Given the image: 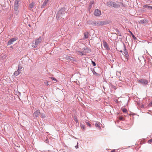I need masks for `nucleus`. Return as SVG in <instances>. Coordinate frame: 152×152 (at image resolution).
I'll return each instance as SVG.
<instances>
[{
	"mask_svg": "<svg viewBox=\"0 0 152 152\" xmlns=\"http://www.w3.org/2000/svg\"><path fill=\"white\" fill-rule=\"evenodd\" d=\"M66 12L65 11L64 8H61L59 10L56 14V18L57 20H60L61 18L64 19L66 17Z\"/></svg>",
	"mask_w": 152,
	"mask_h": 152,
	"instance_id": "obj_1",
	"label": "nucleus"
},
{
	"mask_svg": "<svg viewBox=\"0 0 152 152\" xmlns=\"http://www.w3.org/2000/svg\"><path fill=\"white\" fill-rule=\"evenodd\" d=\"M42 39L41 37H39L37 39H35V44L34 43V45H32V47L34 48H35L41 42Z\"/></svg>",
	"mask_w": 152,
	"mask_h": 152,
	"instance_id": "obj_2",
	"label": "nucleus"
},
{
	"mask_svg": "<svg viewBox=\"0 0 152 152\" xmlns=\"http://www.w3.org/2000/svg\"><path fill=\"white\" fill-rule=\"evenodd\" d=\"M109 23L107 21H97L96 22V26H102L106 25Z\"/></svg>",
	"mask_w": 152,
	"mask_h": 152,
	"instance_id": "obj_3",
	"label": "nucleus"
},
{
	"mask_svg": "<svg viewBox=\"0 0 152 152\" xmlns=\"http://www.w3.org/2000/svg\"><path fill=\"white\" fill-rule=\"evenodd\" d=\"M124 55L125 56V57H126V61H128V58L129 57V55L128 53V52H127V51L126 48V46L124 44Z\"/></svg>",
	"mask_w": 152,
	"mask_h": 152,
	"instance_id": "obj_4",
	"label": "nucleus"
},
{
	"mask_svg": "<svg viewBox=\"0 0 152 152\" xmlns=\"http://www.w3.org/2000/svg\"><path fill=\"white\" fill-rule=\"evenodd\" d=\"M65 59L68 61H76V59L72 57L66 56L65 57Z\"/></svg>",
	"mask_w": 152,
	"mask_h": 152,
	"instance_id": "obj_5",
	"label": "nucleus"
},
{
	"mask_svg": "<svg viewBox=\"0 0 152 152\" xmlns=\"http://www.w3.org/2000/svg\"><path fill=\"white\" fill-rule=\"evenodd\" d=\"M18 39L17 37L13 38L10 39L7 42V45H10L12 44L13 42Z\"/></svg>",
	"mask_w": 152,
	"mask_h": 152,
	"instance_id": "obj_6",
	"label": "nucleus"
},
{
	"mask_svg": "<svg viewBox=\"0 0 152 152\" xmlns=\"http://www.w3.org/2000/svg\"><path fill=\"white\" fill-rule=\"evenodd\" d=\"M94 13L95 16H98L101 15V12L98 9H96L94 11Z\"/></svg>",
	"mask_w": 152,
	"mask_h": 152,
	"instance_id": "obj_7",
	"label": "nucleus"
},
{
	"mask_svg": "<svg viewBox=\"0 0 152 152\" xmlns=\"http://www.w3.org/2000/svg\"><path fill=\"white\" fill-rule=\"evenodd\" d=\"M140 83L143 85H145L148 83V81L147 80L143 79H142L139 80Z\"/></svg>",
	"mask_w": 152,
	"mask_h": 152,
	"instance_id": "obj_8",
	"label": "nucleus"
},
{
	"mask_svg": "<svg viewBox=\"0 0 152 152\" xmlns=\"http://www.w3.org/2000/svg\"><path fill=\"white\" fill-rule=\"evenodd\" d=\"M120 2H117V3L113 2V7L115 8H118L120 6Z\"/></svg>",
	"mask_w": 152,
	"mask_h": 152,
	"instance_id": "obj_9",
	"label": "nucleus"
},
{
	"mask_svg": "<svg viewBox=\"0 0 152 152\" xmlns=\"http://www.w3.org/2000/svg\"><path fill=\"white\" fill-rule=\"evenodd\" d=\"M94 124L95 125V126L99 129L101 128L100 123L98 121H95L94 123Z\"/></svg>",
	"mask_w": 152,
	"mask_h": 152,
	"instance_id": "obj_10",
	"label": "nucleus"
},
{
	"mask_svg": "<svg viewBox=\"0 0 152 152\" xmlns=\"http://www.w3.org/2000/svg\"><path fill=\"white\" fill-rule=\"evenodd\" d=\"M103 45L104 48L107 50H110V48L108 46L107 43L105 41H104L103 42Z\"/></svg>",
	"mask_w": 152,
	"mask_h": 152,
	"instance_id": "obj_11",
	"label": "nucleus"
},
{
	"mask_svg": "<svg viewBox=\"0 0 152 152\" xmlns=\"http://www.w3.org/2000/svg\"><path fill=\"white\" fill-rule=\"evenodd\" d=\"M87 23L89 24H91L94 26H96V22L95 21L89 20L87 21Z\"/></svg>",
	"mask_w": 152,
	"mask_h": 152,
	"instance_id": "obj_12",
	"label": "nucleus"
},
{
	"mask_svg": "<svg viewBox=\"0 0 152 152\" xmlns=\"http://www.w3.org/2000/svg\"><path fill=\"white\" fill-rule=\"evenodd\" d=\"M84 51V52L86 54V53H89L91 52V51L90 49L88 48L87 47H86L85 48H83L82 49Z\"/></svg>",
	"mask_w": 152,
	"mask_h": 152,
	"instance_id": "obj_13",
	"label": "nucleus"
},
{
	"mask_svg": "<svg viewBox=\"0 0 152 152\" xmlns=\"http://www.w3.org/2000/svg\"><path fill=\"white\" fill-rule=\"evenodd\" d=\"M18 7H14V9L15 13L16 15H18Z\"/></svg>",
	"mask_w": 152,
	"mask_h": 152,
	"instance_id": "obj_14",
	"label": "nucleus"
},
{
	"mask_svg": "<svg viewBox=\"0 0 152 152\" xmlns=\"http://www.w3.org/2000/svg\"><path fill=\"white\" fill-rule=\"evenodd\" d=\"M113 2L112 1H109L107 3V5L110 7H113Z\"/></svg>",
	"mask_w": 152,
	"mask_h": 152,
	"instance_id": "obj_15",
	"label": "nucleus"
},
{
	"mask_svg": "<svg viewBox=\"0 0 152 152\" xmlns=\"http://www.w3.org/2000/svg\"><path fill=\"white\" fill-rule=\"evenodd\" d=\"M77 54L80 56H84L86 55V54L84 52V51L81 52L80 51H77Z\"/></svg>",
	"mask_w": 152,
	"mask_h": 152,
	"instance_id": "obj_16",
	"label": "nucleus"
},
{
	"mask_svg": "<svg viewBox=\"0 0 152 152\" xmlns=\"http://www.w3.org/2000/svg\"><path fill=\"white\" fill-rule=\"evenodd\" d=\"M143 7L144 8H148L149 9L152 10V6H150V4L145 5L143 6Z\"/></svg>",
	"mask_w": 152,
	"mask_h": 152,
	"instance_id": "obj_17",
	"label": "nucleus"
},
{
	"mask_svg": "<svg viewBox=\"0 0 152 152\" xmlns=\"http://www.w3.org/2000/svg\"><path fill=\"white\" fill-rule=\"evenodd\" d=\"M20 0H15L14 7H19V2Z\"/></svg>",
	"mask_w": 152,
	"mask_h": 152,
	"instance_id": "obj_18",
	"label": "nucleus"
},
{
	"mask_svg": "<svg viewBox=\"0 0 152 152\" xmlns=\"http://www.w3.org/2000/svg\"><path fill=\"white\" fill-rule=\"evenodd\" d=\"M39 113H40V112H39V110H37L34 112V115L35 117H37L39 116Z\"/></svg>",
	"mask_w": 152,
	"mask_h": 152,
	"instance_id": "obj_19",
	"label": "nucleus"
},
{
	"mask_svg": "<svg viewBox=\"0 0 152 152\" xmlns=\"http://www.w3.org/2000/svg\"><path fill=\"white\" fill-rule=\"evenodd\" d=\"M48 0H45L44 2H43L42 5L41 6L42 8H43L45 7V6L48 3Z\"/></svg>",
	"mask_w": 152,
	"mask_h": 152,
	"instance_id": "obj_20",
	"label": "nucleus"
},
{
	"mask_svg": "<svg viewBox=\"0 0 152 152\" xmlns=\"http://www.w3.org/2000/svg\"><path fill=\"white\" fill-rule=\"evenodd\" d=\"M20 73V72L18 70L17 71L15 72L14 73V74L15 76H17L19 75Z\"/></svg>",
	"mask_w": 152,
	"mask_h": 152,
	"instance_id": "obj_21",
	"label": "nucleus"
},
{
	"mask_svg": "<svg viewBox=\"0 0 152 152\" xmlns=\"http://www.w3.org/2000/svg\"><path fill=\"white\" fill-rule=\"evenodd\" d=\"M88 32H86L84 33V39L88 38Z\"/></svg>",
	"mask_w": 152,
	"mask_h": 152,
	"instance_id": "obj_22",
	"label": "nucleus"
},
{
	"mask_svg": "<svg viewBox=\"0 0 152 152\" xmlns=\"http://www.w3.org/2000/svg\"><path fill=\"white\" fill-rule=\"evenodd\" d=\"M129 32L131 34L132 37L135 40H136L137 39V38L133 34V33L131 31H129Z\"/></svg>",
	"mask_w": 152,
	"mask_h": 152,
	"instance_id": "obj_23",
	"label": "nucleus"
},
{
	"mask_svg": "<svg viewBox=\"0 0 152 152\" xmlns=\"http://www.w3.org/2000/svg\"><path fill=\"white\" fill-rule=\"evenodd\" d=\"M34 5V3L32 2L29 5V7L30 8L32 9L33 8Z\"/></svg>",
	"mask_w": 152,
	"mask_h": 152,
	"instance_id": "obj_24",
	"label": "nucleus"
},
{
	"mask_svg": "<svg viewBox=\"0 0 152 152\" xmlns=\"http://www.w3.org/2000/svg\"><path fill=\"white\" fill-rule=\"evenodd\" d=\"M40 115L41 117L42 118H45L46 116L45 114L42 113H40Z\"/></svg>",
	"mask_w": 152,
	"mask_h": 152,
	"instance_id": "obj_25",
	"label": "nucleus"
},
{
	"mask_svg": "<svg viewBox=\"0 0 152 152\" xmlns=\"http://www.w3.org/2000/svg\"><path fill=\"white\" fill-rule=\"evenodd\" d=\"M116 75L117 76H118V77L119 78V79H120V75H121V72H116Z\"/></svg>",
	"mask_w": 152,
	"mask_h": 152,
	"instance_id": "obj_26",
	"label": "nucleus"
},
{
	"mask_svg": "<svg viewBox=\"0 0 152 152\" xmlns=\"http://www.w3.org/2000/svg\"><path fill=\"white\" fill-rule=\"evenodd\" d=\"M92 71L94 74L97 76L99 74L96 72L94 69H92Z\"/></svg>",
	"mask_w": 152,
	"mask_h": 152,
	"instance_id": "obj_27",
	"label": "nucleus"
},
{
	"mask_svg": "<svg viewBox=\"0 0 152 152\" xmlns=\"http://www.w3.org/2000/svg\"><path fill=\"white\" fill-rule=\"evenodd\" d=\"M86 124L90 127H91V124L88 122V120H86Z\"/></svg>",
	"mask_w": 152,
	"mask_h": 152,
	"instance_id": "obj_28",
	"label": "nucleus"
},
{
	"mask_svg": "<svg viewBox=\"0 0 152 152\" xmlns=\"http://www.w3.org/2000/svg\"><path fill=\"white\" fill-rule=\"evenodd\" d=\"M80 127L81 129H84L85 128V126L84 125L81 124H80Z\"/></svg>",
	"mask_w": 152,
	"mask_h": 152,
	"instance_id": "obj_29",
	"label": "nucleus"
},
{
	"mask_svg": "<svg viewBox=\"0 0 152 152\" xmlns=\"http://www.w3.org/2000/svg\"><path fill=\"white\" fill-rule=\"evenodd\" d=\"M74 119L76 123L78 122V121L77 118L76 116H75L74 118Z\"/></svg>",
	"mask_w": 152,
	"mask_h": 152,
	"instance_id": "obj_30",
	"label": "nucleus"
},
{
	"mask_svg": "<svg viewBox=\"0 0 152 152\" xmlns=\"http://www.w3.org/2000/svg\"><path fill=\"white\" fill-rule=\"evenodd\" d=\"M50 77V79H51L52 80L55 81L56 82H56L57 81V80L55 78L53 77Z\"/></svg>",
	"mask_w": 152,
	"mask_h": 152,
	"instance_id": "obj_31",
	"label": "nucleus"
},
{
	"mask_svg": "<svg viewBox=\"0 0 152 152\" xmlns=\"http://www.w3.org/2000/svg\"><path fill=\"white\" fill-rule=\"evenodd\" d=\"M22 68V66L19 65L18 70L20 71V70H21Z\"/></svg>",
	"mask_w": 152,
	"mask_h": 152,
	"instance_id": "obj_32",
	"label": "nucleus"
},
{
	"mask_svg": "<svg viewBox=\"0 0 152 152\" xmlns=\"http://www.w3.org/2000/svg\"><path fill=\"white\" fill-rule=\"evenodd\" d=\"M122 111L124 113H126L127 111V110L125 108H123L122 110Z\"/></svg>",
	"mask_w": 152,
	"mask_h": 152,
	"instance_id": "obj_33",
	"label": "nucleus"
},
{
	"mask_svg": "<svg viewBox=\"0 0 152 152\" xmlns=\"http://www.w3.org/2000/svg\"><path fill=\"white\" fill-rule=\"evenodd\" d=\"M92 64L93 65V66H96V63L95 62L92 61Z\"/></svg>",
	"mask_w": 152,
	"mask_h": 152,
	"instance_id": "obj_34",
	"label": "nucleus"
},
{
	"mask_svg": "<svg viewBox=\"0 0 152 152\" xmlns=\"http://www.w3.org/2000/svg\"><path fill=\"white\" fill-rule=\"evenodd\" d=\"M117 32H118V34L119 36H121V33L118 30Z\"/></svg>",
	"mask_w": 152,
	"mask_h": 152,
	"instance_id": "obj_35",
	"label": "nucleus"
},
{
	"mask_svg": "<svg viewBox=\"0 0 152 152\" xmlns=\"http://www.w3.org/2000/svg\"><path fill=\"white\" fill-rule=\"evenodd\" d=\"M148 143H150L151 142H152V138L149 140L148 141Z\"/></svg>",
	"mask_w": 152,
	"mask_h": 152,
	"instance_id": "obj_36",
	"label": "nucleus"
},
{
	"mask_svg": "<svg viewBox=\"0 0 152 152\" xmlns=\"http://www.w3.org/2000/svg\"><path fill=\"white\" fill-rule=\"evenodd\" d=\"M44 83L45 85H50L49 84H48V82L47 81H46V82H45Z\"/></svg>",
	"mask_w": 152,
	"mask_h": 152,
	"instance_id": "obj_37",
	"label": "nucleus"
},
{
	"mask_svg": "<svg viewBox=\"0 0 152 152\" xmlns=\"http://www.w3.org/2000/svg\"><path fill=\"white\" fill-rule=\"evenodd\" d=\"M152 105V101L148 105L149 106H151Z\"/></svg>",
	"mask_w": 152,
	"mask_h": 152,
	"instance_id": "obj_38",
	"label": "nucleus"
},
{
	"mask_svg": "<svg viewBox=\"0 0 152 152\" xmlns=\"http://www.w3.org/2000/svg\"><path fill=\"white\" fill-rule=\"evenodd\" d=\"M75 148H76V149H77V148H78V143L77 142V145H76L75 146Z\"/></svg>",
	"mask_w": 152,
	"mask_h": 152,
	"instance_id": "obj_39",
	"label": "nucleus"
},
{
	"mask_svg": "<svg viewBox=\"0 0 152 152\" xmlns=\"http://www.w3.org/2000/svg\"><path fill=\"white\" fill-rule=\"evenodd\" d=\"M119 118L120 120H122L123 119V118L121 116Z\"/></svg>",
	"mask_w": 152,
	"mask_h": 152,
	"instance_id": "obj_40",
	"label": "nucleus"
},
{
	"mask_svg": "<svg viewBox=\"0 0 152 152\" xmlns=\"http://www.w3.org/2000/svg\"><path fill=\"white\" fill-rule=\"evenodd\" d=\"M111 152H115V150H113L111 151Z\"/></svg>",
	"mask_w": 152,
	"mask_h": 152,
	"instance_id": "obj_41",
	"label": "nucleus"
},
{
	"mask_svg": "<svg viewBox=\"0 0 152 152\" xmlns=\"http://www.w3.org/2000/svg\"><path fill=\"white\" fill-rule=\"evenodd\" d=\"M141 22H142V23H144V22H143V20L142 21V20H141Z\"/></svg>",
	"mask_w": 152,
	"mask_h": 152,
	"instance_id": "obj_42",
	"label": "nucleus"
},
{
	"mask_svg": "<svg viewBox=\"0 0 152 152\" xmlns=\"http://www.w3.org/2000/svg\"><path fill=\"white\" fill-rule=\"evenodd\" d=\"M93 3H94V2H91V4H93Z\"/></svg>",
	"mask_w": 152,
	"mask_h": 152,
	"instance_id": "obj_43",
	"label": "nucleus"
},
{
	"mask_svg": "<svg viewBox=\"0 0 152 152\" xmlns=\"http://www.w3.org/2000/svg\"><path fill=\"white\" fill-rule=\"evenodd\" d=\"M150 3H151L152 4V1H150Z\"/></svg>",
	"mask_w": 152,
	"mask_h": 152,
	"instance_id": "obj_44",
	"label": "nucleus"
},
{
	"mask_svg": "<svg viewBox=\"0 0 152 152\" xmlns=\"http://www.w3.org/2000/svg\"><path fill=\"white\" fill-rule=\"evenodd\" d=\"M113 88L115 89V86H114Z\"/></svg>",
	"mask_w": 152,
	"mask_h": 152,
	"instance_id": "obj_45",
	"label": "nucleus"
},
{
	"mask_svg": "<svg viewBox=\"0 0 152 152\" xmlns=\"http://www.w3.org/2000/svg\"><path fill=\"white\" fill-rule=\"evenodd\" d=\"M120 52H122V51L121 50L120 51Z\"/></svg>",
	"mask_w": 152,
	"mask_h": 152,
	"instance_id": "obj_46",
	"label": "nucleus"
},
{
	"mask_svg": "<svg viewBox=\"0 0 152 152\" xmlns=\"http://www.w3.org/2000/svg\"><path fill=\"white\" fill-rule=\"evenodd\" d=\"M28 26H30V25L29 24L28 25Z\"/></svg>",
	"mask_w": 152,
	"mask_h": 152,
	"instance_id": "obj_47",
	"label": "nucleus"
}]
</instances>
